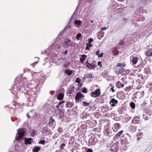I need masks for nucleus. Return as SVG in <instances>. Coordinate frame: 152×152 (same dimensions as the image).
<instances>
[{
	"label": "nucleus",
	"instance_id": "aec40b11",
	"mask_svg": "<svg viewBox=\"0 0 152 152\" xmlns=\"http://www.w3.org/2000/svg\"><path fill=\"white\" fill-rule=\"evenodd\" d=\"M82 58L80 59V62L82 63L84 62V61L85 60V58L87 57V56L86 55L83 54L82 55Z\"/></svg>",
	"mask_w": 152,
	"mask_h": 152
},
{
	"label": "nucleus",
	"instance_id": "4be33fe9",
	"mask_svg": "<svg viewBox=\"0 0 152 152\" xmlns=\"http://www.w3.org/2000/svg\"><path fill=\"white\" fill-rule=\"evenodd\" d=\"M64 97V94L62 93H61L58 95L57 98L59 100H61Z\"/></svg>",
	"mask_w": 152,
	"mask_h": 152
},
{
	"label": "nucleus",
	"instance_id": "72a5a7b5",
	"mask_svg": "<svg viewBox=\"0 0 152 152\" xmlns=\"http://www.w3.org/2000/svg\"><path fill=\"white\" fill-rule=\"evenodd\" d=\"M125 64L124 63H119L118 64L117 66L119 67H124L125 66Z\"/></svg>",
	"mask_w": 152,
	"mask_h": 152
},
{
	"label": "nucleus",
	"instance_id": "8fccbe9b",
	"mask_svg": "<svg viewBox=\"0 0 152 152\" xmlns=\"http://www.w3.org/2000/svg\"><path fill=\"white\" fill-rule=\"evenodd\" d=\"M87 152H93V151L91 149L88 148L87 150Z\"/></svg>",
	"mask_w": 152,
	"mask_h": 152
},
{
	"label": "nucleus",
	"instance_id": "e433bc0d",
	"mask_svg": "<svg viewBox=\"0 0 152 152\" xmlns=\"http://www.w3.org/2000/svg\"><path fill=\"white\" fill-rule=\"evenodd\" d=\"M123 132V130L121 131L118 132V133L116 134V136H120L121 135Z\"/></svg>",
	"mask_w": 152,
	"mask_h": 152
},
{
	"label": "nucleus",
	"instance_id": "864d4df0",
	"mask_svg": "<svg viewBox=\"0 0 152 152\" xmlns=\"http://www.w3.org/2000/svg\"><path fill=\"white\" fill-rule=\"evenodd\" d=\"M104 32L101 33L100 34H99V35L102 37H103L104 36Z\"/></svg>",
	"mask_w": 152,
	"mask_h": 152
},
{
	"label": "nucleus",
	"instance_id": "a878e982",
	"mask_svg": "<svg viewBox=\"0 0 152 152\" xmlns=\"http://www.w3.org/2000/svg\"><path fill=\"white\" fill-rule=\"evenodd\" d=\"M86 66L88 67L90 69H94L95 68V66L94 65L92 64H89L88 65H86Z\"/></svg>",
	"mask_w": 152,
	"mask_h": 152
},
{
	"label": "nucleus",
	"instance_id": "0eeeda50",
	"mask_svg": "<svg viewBox=\"0 0 152 152\" xmlns=\"http://www.w3.org/2000/svg\"><path fill=\"white\" fill-rule=\"evenodd\" d=\"M120 127L121 125L120 124L117 123L114 124L112 127V129L114 132H116L120 128Z\"/></svg>",
	"mask_w": 152,
	"mask_h": 152
},
{
	"label": "nucleus",
	"instance_id": "0e129e2a",
	"mask_svg": "<svg viewBox=\"0 0 152 152\" xmlns=\"http://www.w3.org/2000/svg\"><path fill=\"white\" fill-rule=\"evenodd\" d=\"M67 52H68V50H66L64 54L65 55V54H66L67 53Z\"/></svg>",
	"mask_w": 152,
	"mask_h": 152
},
{
	"label": "nucleus",
	"instance_id": "a211bd4d",
	"mask_svg": "<svg viewBox=\"0 0 152 152\" xmlns=\"http://www.w3.org/2000/svg\"><path fill=\"white\" fill-rule=\"evenodd\" d=\"M37 84V86L35 88V90L36 92H39L40 91V89L41 87H42L41 85H39V82H38Z\"/></svg>",
	"mask_w": 152,
	"mask_h": 152
},
{
	"label": "nucleus",
	"instance_id": "09e8293b",
	"mask_svg": "<svg viewBox=\"0 0 152 152\" xmlns=\"http://www.w3.org/2000/svg\"><path fill=\"white\" fill-rule=\"evenodd\" d=\"M65 102V101H62L59 102L58 103V104L59 105H60L61 104H62L63 103H64Z\"/></svg>",
	"mask_w": 152,
	"mask_h": 152
},
{
	"label": "nucleus",
	"instance_id": "de8ad7c7",
	"mask_svg": "<svg viewBox=\"0 0 152 152\" xmlns=\"http://www.w3.org/2000/svg\"><path fill=\"white\" fill-rule=\"evenodd\" d=\"M100 51L99 50H98L96 51V55L98 56L99 57V55L100 54Z\"/></svg>",
	"mask_w": 152,
	"mask_h": 152
},
{
	"label": "nucleus",
	"instance_id": "dca6fc26",
	"mask_svg": "<svg viewBox=\"0 0 152 152\" xmlns=\"http://www.w3.org/2000/svg\"><path fill=\"white\" fill-rule=\"evenodd\" d=\"M74 103L70 102H67L66 103V106L69 108H71L73 105Z\"/></svg>",
	"mask_w": 152,
	"mask_h": 152
},
{
	"label": "nucleus",
	"instance_id": "a18cd8bd",
	"mask_svg": "<svg viewBox=\"0 0 152 152\" xmlns=\"http://www.w3.org/2000/svg\"><path fill=\"white\" fill-rule=\"evenodd\" d=\"M146 104V102L144 101V102H143V103L141 104V105L142 106H144Z\"/></svg>",
	"mask_w": 152,
	"mask_h": 152
},
{
	"label": "nucleus",
	"instance_id": "13d9d810",
	"mask_svg": "<svg viewBox=\"0 0 152 152\" xmlns=\"http://www.w3.org/2000/svg\"><path fill=\"white\" fill-rule=\"evenodd\" d=\"M107 29V28L106 27H102V28H101V30H105Z\"/></svg>",
	"mask_w": 152,
	"mask_h": 152
},
{
	"label": "nucleus",
	"instance_id": "2f4dec72",
	"mask_svg": "<svg viewBox=\"0 0 152 152\" xmlns=\"http://www.w3.org/2000/svg\"><path fill=\"white\" fill-rule=\"evenodd\" d=\"M86 76L87 78H91L92 77V75L91 73L86 74Z\"/></svg>",
	"mask_w": 152,
	"mask_h": 152
},
{
	"label": "nucleus",
	"instance_id": "5fc2aeb1",
	"mask_svg": "<svg viewBox=\"0 0 152 152\" xmlns=\"http://www.w3.org/2000/svg\"><path fill=\"white\" fill-rule=\"evenodd\" d=\"M103 55V53H101L100 54L99 56V57L101 58L102 57Z\"/></svg>",
	"mask_w": 152,
	"mask_h": 152
},
{
	"label": "nucleus",
	"instance_id": "58836bf2",
	"mask_svg": "<svg viewBox=\"0 0 152 152\" xmlns=\"http://www.w3.org/2000/svg\"><path fill=\"white\" fill-rule=\"evenodd\" d=\"M82 92L84 93H87V90L86 88H84L82 90Z\"/></svg>",
	"mask_w": 152,
	"mask_h": 152
},
{
	"label": "nucleus",
	"instance_id": "7ed1b4c3",
	"mask_svg": "<svg viewBox=\"0 0 152 152\" xmlns=\"http://www.w3.org/2000/svg\"><path fill=\"white\" fill-rule=\"evenodd\" d=\"M100 90L99 88H97L94 91L92 92L91 96V97L94 98H96L99 96L100 94Z\"/></svg>",
	"mask_w": 152,
	"mask_h": 152
},
{
	"label": "nucleus",
	"instance_id": "e2e57ef3",
	"mask_svg": "<svg viewBox=\"0 0 152 152\" xmlns=\"http://www.w3.org/2000/svg\"><path fill=\"white\" fill-rule=\"evenodd\" d=\"M100 64H101V66H102V64H101V62L100 61H99L98 63V65H99Z\"/></svg>",
	"mask_w": 152,
	"mask_h": 152
},
{
	"label": "nucleus",
	"instance_id": "3c124183",
	"mask_svg": "<svg viewBox=\"0 0 152 152\" xmlns=\"http://www.w3.org/2000/svg\"><path fill=\"white\" fill-rule=\"evenodd\" d=\"M114 87V86L113 87H111L110 89V90L111 91H112V92H114L115 91L114 90V88H113Z\"/></svg>",
	"mask_w": 152,
	"mask_h": 152
},
{
	"label": "nucleus",
	"instance_id": "7c9ffc66",
	"mask_svg": "<svg viewBox=\"0 0 152 152\" xmlns=\"http://www.w3.org/2000/svg\"><path fill=\"white\" fill-rule=\"evenodd\" d=\"M82 36L81 34L78 33L76 36V38L77 40L80 39V38Z\"/></svg>",
	"mask_w": 152,
	"mask_h": 152
},
{
	"label": "nucleus",
	"instance_id": "1a4fd4ad",
	"mask_svg": "<svg viewBox=\"0 0 152 152\" xmlns=\"http://www.w3.org/2000/svg\"><path fill=\"white\" fill-rule=\"evenodd\" d=\"M109 103L111 106L114 107L115 106V104L118 103V101L113 98L110 101Z\"/></svg>",
	"mask_w": 152,
	"mask_h": 152
},
{
	"label": "nucleus",
	"instance_id": "2eb2a0df",
	"mask_svg": "<svg viewBox=\"0 0 152 152\" xmlns=\"http://www.w3.org/2000/svg\"><path fill=\"white\" fill-rule=\"evenodd\" d=\"M65 44L67 47L70 46L71 45V41L70 39H66L65 41Z\"/></svg>",
	"mask_w": 152,
	"mask_h": 152
},
{
	"label": "nucleus",
	"instance_id": "37998d69",
	"mask_svg": "<svg viewBox=\"0 0 152 152\" xmlns=\"http://www.w3.org/2000/svg\"><path fill=\"white\" fill-rule=\"evenodd\" d=\"M93 41V39L90 38L88 39V43H91Z\"/></svg>",
	"mask_w": 152,
	"mask_h": 152
},
{
	"label": "nucleus",
	"instance_id": "ea45409f",
	"mask_svg": "<svg viewBox=\"0 0 152 152\" xmlns=\"http://www.w3.org/2000/svg\"><path fill=\"white\" fill-rule=\"evenodd\" d=\"M104 133L105 134V135H108L109 134V133L108 132V129H106L105 130L104 132Z\"/></svg>",
	"mask_w": 152,
	"mask_h": 152
},
{
	"label": "nucleus",
	"instance_id": "c756f323",
	"mask_svg": "<svg viewBox=\"0 0 152 152\" xmlns=\"http://www.w3.org/2000/svg\"><path fill=\"white\" fill-rule=\"evenodd\" d=\"M132 87L131 86H129L126 87L125 88V91H126L129 92L131 89Z\"/></svg>",
	"mask_w": 152,
	"mask_h": 152
},
{
	"label": "nucleus",
	"instance_id": "412c9836",
	"mask_svg": "<svg viewBox=\"0 0 152 152\" xmlns=\"http://www.w3.org/2000/svg\"><path fill=\"white\" fill-rule=\"evenodd\" d=\"M40 149V148L39 147L35 146L33 148L32 151L33 152H38Z\"/></svg>",
	"mask_w": 152,
	"mask_h": 152
},
{
	"label": "nucleus",
	"instance_id": "4d7b16f0",
	"mask_svg": "<svg viewBox=\"0 0 152 152\" xmlns=\"http://www.w3.org/2000/svg\"><path fill=\"white\" fill-rule=\"evenodd\" d=\"M113 54H114V55H118V52H116V51L114 52L113 53Z\"/></svg>",
	"mask_w": 152,
	"mask_h": 152
},
{
	"label": "nucleus",
	"instance_id": "6ab92c4d",
	"mask_svg": "<svg viewBox=\"0 0 152 152\" xmlns=\"http://www.w3.org/2000/svg\"><path fill=\"white\" fill-rule=\"evenodd\" d=\"M13 90L17 92L20 91H21L20 87H18L17 86H15L13 88Z\"/></svg>",
	"mask_w": 152,
	"mask_h": 152
},
{
	"label": "nucleus",
	"instance_id": "680f3d73",
	"mask_svg": "<svg viewBox=\"0 0 152 152\" xmlns=\"http://www.w3.org/2000/svg\"><path fill=\"white\" fill-rule=\"evenodd\" d=\"M141 94L142 95V96H143L144 94V91H143L141 93Z\"/></svg>",
	"mask_w": 152,
	"mask_h": 152
},
{
	"label": "nucleus",
	"instance_id": "bf43d9fd",
	"mask_svg": "<svg viewBox=\"0 0 152 152\" xmlns=\"http://www.w3.org/2000/svg\"><path fill=\"white\" fill-rule=\"evenodd\" d=\"M150 85L152 86L150 88L149 90L151 91H152V83H151Z\"/></svg>",
	"mask_w": 152,
	"mask_h": 152
},
{
	"label": "nucleus",
	"instance_id": "393cba45",
	"mask_svg": "<svg viewBox=\"0 0 152 152\" xmlns=\"http://www.w3.org/2000/svg\"><path fill=\"white\" fill-rule=\"evenodd\" d=\"M127 141L126 139L124 140H122L121 141V143L122 145H124L127 143Z\"/></svg>",
	"mask_w": 152,
	"mask_h": 152
},
{
	"label": "nucleus",
	"instance_id": "39448f33",
	"mask_svg": "<svg viewBox=\"0 0 152 152\" xmlns=\"http://www.w3.org/2000/svg\"><path fill=\"white\" fill-rule=\"evenodd\" d=\"M85 96L82 94L80 92H78L75 95V99L76 101H80L82 99L84 98Z\"/></svg>",
	"mask_w": 152,
	"mask_h": 152
},
{
	"label": "nucleus",
	"instance_id": "052dcab7",
	"mask_svg": "<svg viewBox=\"0 0 152 152\" xmlns=\"http://www.w3.org/2000/svg\"><path fill=\"white\" fill-rule=\"evenodd\" d=\"M86 50H89L90 49L89 48V47L87 45V46H86Z\"/></svg>",
	"mask_w": 152,
	"mask_h": 152
},
{
	"label": "nucleus",
	"instance_id": "c03bdc74",
	"mask_svg": "<svg viewBox=\"0 0 152 152\" xmlns=\"http://www.w3.org/2000/svg\"><path fill=\"white\" fill-rule=\"evenodd\" d=\"M102 75L103 77L106 76L107 75V72H104L102 74Z\"/></svg>",
	"mask_w": 152,
	"mask_h": 152
},
{
	"label": "nucleus",
	"instance_id": "79ce46f5",
	"mask_svg": "<svg viewBox=\"0 0 152 152\" xmlns=\"http://www.w3.org/2000/svg\"><path fill=\"white\" fill-rule=\"evenodd\" d=\"M124 42L123 41H121L119 42V45L121 46L123 45H124Z\"/></svg>",
	"mask_w": 152,
	"mask_h": 152
},
{
	"label": "nucleus",
	"instance_id": "c85d7f7f",
	"mask_svg": "<svg viewBox=\"0 0 152 152\" xmlns=\"http://www.w3.org/2000/svg\"><path fill=\"white\" fill-rule=\"evenodd\" d=\"M82 105L83 106H89L90 105V103L83 101L82 103Z\"/></svg>",
	"mask_w": 152,
	"mask_h": 152
},
{
	"label": "nucleus",
	"instance_id": "f704fd0d",
	"mask_svg": "<svg viewBox=\"0 0 152 152\" xmlns=\"http://www.w3.org/2000/svg\"><path fill=\"white\" fill-rule=\"evenodd\" d=\"M65 144L63 143L62 144H61L60 146V148L61 149V150H63L65 146Z\"/></svg>",
	"mask_w": 152,
	"mask_h": 152
},
{
	"label": "nucleus",
	"instance_id": "cd10ccee",
	"mask_svg": "<svg viewBox=\"0 0 152 152\" xmlns=\"http://www.w3.org/2000/svg\"><path fill=\"white\" fill-rule=\"evenodd\" d=\"M130 106L132 109H134L135 108V104L133 102H131L130 104Z\"/></svg>",
	"mask_w": 152,
	"mask_h": 152
},
{
	"label": "nucleus",
	"instance_id": "20e7f679",
	"mask_svg": "<svg viewBox=\"0 0 152 152\" xmlns=\"http://www.w3.org/2000/svg\"><path fill=\"white\" fill-rule=\"evenodd\" d=\"M20 89L21 91L22 92L25 93L26 92H27L30 90H28V84L27 83L23 84L22 85H20Z\"/></svg>",
	"mask_w": 152,
	"mask_h": 152
},
{
	"label": "nucleus",
	"instance_id": "4c0bfd02",
	"mask_svg": "<svg viewBox=\"0 0 152 152\" xmlns=\"http://www.w3.org/2000/svg\"><path fill=\"white\" fill-rule=\"evenodd\" d=\"M81 80V79H80L79 78L77 77L76 78V79L75 80V82L76 83H79L80 82Z\"/></svg>",
	"mask_w": 152,
	"mask_h": 152
},
{
	"label": "nucleus",
	"instance_id": "f8f14e48",
	"mask_svg": "<svg viewBox=\"0 0 152 152\" xmlns=\"http://www.w3.org/2000/svg\"><path fill=\"white\" fill-rule=\"evenodd\" d=\"M25 140V143L26 145L27 144H31V142L32 141V139L31 138H25L24 139Z\"/></svg>",
	"mask_w": 152,
	"mask_h": 152
},
{
	"label": "nucleus",
	"instance_id": "5701e85b",
	"mask_svg": "<svg viewBox=\"0 0 152 152\" xmlns=\"http://www.w3.org/2000/svg\"><path fill=\"white\" fill-rule=\"evenodd\" d=\"M64 72L68 75H70L72 73V71L69 69H66L65 71Z\"/></svg>",
	"mask_w": 152,
	"mask_h": 152
},
{
	"label": "nucleus",
	"instance_id": "b1692460",
	"mask_svg": "<svg viewBox=\"0 0 152 152\" xmlns=\"http://www.w3.org/2000/svg\"><path fill=\"white\" fill-rule=\"evenodd\" d=\"M54 122L55 120L53 119L52 118H49V124L50 125H53Z\"/></svg>",
	"mask_w": 152,
	"mask_h": 152
},
{
	"label": "nucleus",
	"instance_id": "69168bd1",
	"mask_svg": "<svg viewBox=\"0 0 152 152\" xmlns=\"http://www.w3.org/2000/svg\"><path fill=\"white\" fill-rule=\"evenodd\" d=\"M56 107L58 108V109H59V105H58H58H57Z\"/></svg>",
	"mask_w": 152,
	"mask_h": 152
},
{
	"label": "nucleus",
	"instance_id": "338daca9",
	"mask_svg": "<svg viewBox=\"0 0 152 152\" xmlns=\"http://www.w3.org/2000/svg\"><path fill=\"white\" fill-rule=\"evenodd\" d=\"M89 64V63H88V60H87V61H86V65H88V64Z\"/></svg>",
	"mask_w": 152,
	"mask_h": 152
},
{
	"label": "nucleus",
	"instance_id": "ddd939ff",
	"mask_svg": "<svg viewBox=\"0 0 152 152\" xmlns=\"http://www.w3.org/2000/svg\"><path fill=\"white\" fill-rule=\"evenodd\" d=\"M115 85L116 87L118 88H123L124 86V85L122 84L119 81L116 82L115 83Z\"/></svg>",
	"mask_w": 152,
	"mask_h": 152
},
{
	"label": "nucleus",
	"instance_id": "f3484780",
	"mask_svg": "<svg viewBox=\"0 0 152 152\" xmlns=\"http://www.w3.org/2000/svg\"><path fill=\"white\" fill-rule=\"evenodd\" d=\"M74 87L73 86L71 87L68 89L67 93L69 94H72V92L74 91Z\"/></svg>",
	"mask_w": 152,
	"mask_h": 152
},
{
	"label": "nucleus",
	"instance_id": "9b49d317",
	"mask_svg": "<svg viewBox=\"0 0 152 152\" xmlns=\"http://www.w3.org/2000/svg\"><path fill=\"white\" fill-rule=\"evenodd\" d=\"M140 118L137 117L136 116L134 117L132 121V122L133 124H138L139 123Z\"/></svg>",
	"mask_w": 152,
	"mask_h": 152
},
{
	"label": "nucleus",
	"instance_id": "9d476101",
	"mask_svg": "<svg viewBox=\"0 0 152 152\" xmlns=\"http://www.w3.org/2000/svg\"><path fill=\"white\" fill-rule=\"evenodd\" d=\"M130 59L133 64L134 65L137 62V58L136 57L131 56L130 57Z\"/></svg>",
	"mask_w": 152,
	"mask_h": 152
},
{
	"label": "nucleus",
	"instance_id": "6e6d98bb",
	"mask_svg": "<svg viewBox=\"0 0 152 152\" xmlns=\"http://www.w3.org/2000/svg\"><path fill=\"white\" fill-rule=\"evenodd\" d=\"M36 133V132L35 131H34V132H33L32 133V134H33L32 136L34 137L35 136V135Z\"/></svg>",
	"mask_w": 152,
	"mask_h": 152
},
{
	"label": "nucleus",
	"instance_id": "774afa93",
	"mask_svg": "<svg viewBox=\"0 0 152 152\" xmlns=\"http://www.w3.org/2000/svg\"><path fill=\"white\" fill-rule=\"evenodd\" d=\"M86 78V76L83 77V80H85Z\"/></svg>",
	"mask_w": 152,
	"mask_h": 152
},
{
	"label": "nucleus",
	"instance_id": "f257e3e1",
	"mask_svg": "<svg viewBox=\"0 0 152 152\" xmlns=\"http://www.w3.org/2000/svg\"><path fill=\"white\" fill-rule=\"evenodd\" d=\"M27 94L29 96L28 98H29L30 101L33 102H35L37 96L34 91L31 90L27 92Z\"/></svg>",
	"mask_w": 152,
	"mask_h": 152
},
{
	"label": "nucleus",
	"instance_id": "423d86ee",
	"mask_svg": "<svg viewBox=\"0 0 152 152\" xmlns=\"http://www.w3.org/2000/svg\"><path fill=\"white\" fill-rule=\"evenodd\" d=\"M42 132L43 133L45 134L46 135L50 134L51 132L50 129L47 126L43 128Z\"/></svg>",
	"mask_w": 152,
	"mask_h": 152
},
{
	"label": "nucleus",
	"instance_id": "f03ea898",
	"mask_svg": "<svg viewBox=\"0 0 152 152\" xmlns=\"http://www.w3.org/2000/svg\"><path fill=\"white\" fill-rule=\"evenodd\" d=\"M17 132L18 133L16 137V140L17 141H18L25 135L26 132L23 129H18Z\"/></svg>",
	"mask_w": 152,
	"mask_h": 152
},
{
	"label": "nucleus",
	"instance_id": "603ef678",
	"mask_svg": "<svg viewBox=\"0 0 152 152\" xmlns=\"http://www.w3.org/2000/svg\"><path fill=\"white\" fill-rule=\"evenodd\" d=\"M86 45H87L88 46L89 48L91 47L92 46V45L90 43H87Z\"/></svg>",
	"mask_w": 152,
	"mask_h": 152
},
{
	"label": "nucleus",
	"instance_id": "c9c22d12",
	"mask_svg": "<svg viewBox=\"0 0 152 152\" xmlns=\"http://www.w3.org/2000/svg\"><path fill=\"white\" fill-rule=\"evenodd\" d=\"M81 23V21L80 20H76L75 21V23L77 24L78 26H79Z\"/></svg>",
	"mask_w": 152,
	"mask_h": 152
},
{
	"label": "nucleus",
	"instance_id": "bb28decb",
	"mask_svg": "<svg viewBox=\"0 0 152 152\" xmlns=\"http://www.w3.org/2000/svg\"><path fill=\"white\" fill-rule=\"evenodd\" d=\"M146 115L147 117V120H148V118H151V116L152 115V113L151 112L148 113L146 114Z\"/></svg>",
	"mask_w": 152,
	"mask_h": 152
},
{
	"label": "nucleus",
	"instance_id": "49530a36",
	"mask_svg": "<svg viewBox=\"0 0 152 152\" xmlns=\"http://www.w3.org/2000/svg\"><path fill=\"white\" fill-rule=\"evenodd\" d=\"M70 140L73 142L75 141V138L73 136L71 137H70Z\"/></svg>",
	"mask_w": 152,
	"mask_h": 152
},
{
	"label": "nucleus",
	"instance_id": "a19ab883",
	"mask_svg": "<svg viewBox=\"0 0 152 152\" xmlns=\"http://www.w3.org/2000/svg\"><path fill=\"white\" fill-rule=\"evenodd\" d=\"M45 142V140H41L40 142L39 143L44 145Z\"/></svg>",
	"mask_w": 152,
	"mask_h": 152
},
{
	"label": "nucleus",
	"instance_id": "4468645a",
	"mask_svg": "<svg viewBox=\"0 0 152 152\" xmlns=\"http://www.w3.org/2000/svg\"><path fill=\"white\" fill-rule=\"evenodd\" d=\"M146 55L148 56H152V49H147L146 53Z\"/></svg>",
	"mask_w": 152,
	"mask_h": 152
},
{
	"label": "nucleus",
	"instance_id": "6e6552de",
	"mask_svg": "<svg viewBox=\"0 0 152 152\" xmlns=\"http://www.w3.org/2000/svg\"><path fill=\"white\" fill-rule=\"evenodd\" d=\"M95 138L91 137L88 141V144L90 145H94L96 144V142L95 141Z\"/></svg>",
	"mask_w": 152,
	"mask_h": 152
},
{
	"label": "nucleus",
	"instance_id": "473e14b6",
	"mask_svg": "<svg viewBox=\"0 0 152 152\" xmlns=\"http://www.w3.org/2000/svg\"><path fill=\"white\" fill-rule=\"evenodd\" d=\"M58 131L60 134L62 133L63 132L62 128V127H59L58 129Z\"/></svg>",
	"mask_w": 152,
	"mask_h": 152
}]
</instances>
